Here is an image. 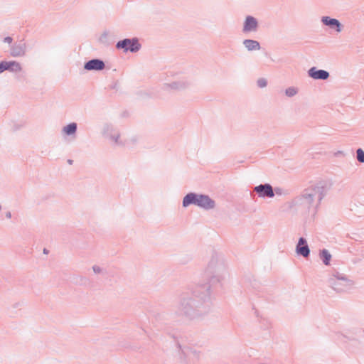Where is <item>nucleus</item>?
Listing matches in <instances>:
<instances>
[{"label":"nucleus","instance_id":"ddd939ff","mask_svg":"<svg viewBox=\"0 0 364 364\" xmlns=\"http://www.w3.org/2000/svg\"><path fill=\"white\" fill-rule=\"evenodd\" d=\"M321 257L324 264L326 265H328L331 258V255L328 253V252L326 250H323L321 252Z\"/></svg>","mask_w":364,"mask_h":364},{"label":"nucleus","instance_id":"f257e3e1","mask_svg":"<svg viewBox=\"0 0 364 364\" xmlns=\"http://www.w3.org/2000/svg\"><path fill=\"white\" fill-rule=\"evenodd\" d=\"M117 47L118 48H123L125 51L135 52L139 49L140 45L136 39H124L118 42Z\"/></svg>","mask_w":364,"mask_h":364},{"label":"nucleus","instance_id":"dca6fc26","mask_svg":"<svg viewBox=\"0 0 364 364\" xmlns=\"http://www.w3.org/2000/svg\"><path fill=\"white\" fill-rule=\"evenodd\" d=\"M8 64L7 61H2L0 63V73L4 72V70H7Z\"/></svg>","mask_w":364,"mask_h":364},{"label":"nucleus","instance_id":"39448f33","mask_svg":"<svg viewBox=\"0 0 364 364\" xmlns=\"http://www.w3.org/2000/svg\"><path fill=\"white\" fill-rule=\"evenodd\" d=\"M296 252L304 257H307L309 254V249L306 244V241L301 237L296 246Z\"/></svg>","mask_w":364,"mask_h":364},{"label":"nucleus","instance_id":"423d86ee","mask_svg":"<svg viewBox=\"0 0 364 364\" xmlns=\"http://www.w3.org/2000/svg\"><path fill=\"white\" fill-rule=\"evenodd\" d=\"M309 75L314 79L325 80L327 79L329 75L328 72L323 70H317L315 68H311L309 71Z\"/></svg>","mask_w":364,"mask_h":364},{"label":"nucleus","instance_id":"f03ea898","mask_svg":"<svg viewBox=\"0 0 364 364\" xmlns=\"http://www.w3.org/2000/svg\"><path fill=\"white\" fill-rule=\"evenodd\" d=\"M196 205L209 209L214 207V202L207 196L198 195Z\"/></svg>","mask_w":364,"mask_h":364},{"label":"nucleus","instance_id":"2eb2a0df","mask_svg":"<svg viewBox=\"0 0 364 364\" xmlns=\"http://www.w3.org/2000/svg\"><path fill=\"white\" fill-rule=\"evenodd\" d=\"M304 200L305 201L306 203L307 204H311L314 200V197H313V194H307L306 193L304 196Z\"/></svg>","mask_w":364,"mask_h":364},{"label":"nucleus","instance_id":"4468645a","mask_svg":"<svg viewBox=\"0 0 364 364\" xmlns=\"http://www.w3.org/2000/svg\"><path fill=\"white\" fill-rule=\"evenodd\" d=\"M357 159L360 162H364V151L361 149L357 150Z\"/></svg>","mask_w":364,"mask_h":364},{"label":"nucleus","instance_id":"1a4fd4ad","mask_svg":"<svg viewBox=\"0 0 364 364\" xmlns=\"http://www.w3.org/2000/svg\"><path fill=\"white\" fill-rule=\"evenodd\" d=\"M244 45L249 50H259L260 48L259 43L253 40H245Z\"/></svg>","mask_w":364,"mask_h":364},{"label":"nucleus","instance_id":"9d476101","mask_svg":"<svg viewBox=\"0 0 364 364\" xmlns=\"http://www.w3.org/2000/svg\"><path fill=\"white\" fill-rule=\"evenodd\" d=\"M8 69L12 72H20L21 70V65L16 61H9L7 62Z\"/></svg>","mask_w":364,"mask_h":364},{"label":"nucleus","instance_id":"a211bd4d","mask_svg":"<svg viewBox=\"0 0 364 364\" xmlns=\"http://www.w3.org/2000/svg\"><path fill=\"white\" fill-rule=\"evenodd\" d=\"M296 91L294 88H289L286 90V94L288 96H293L296 94Z\"/></svg>","mask_w":364,"mask_h":364},{"label":"nucleus","instance_id":"9b49d317","mask_svg":"<svg viewBox=\"0 0 364 364\" xmlns=\"http://www.w3.org/2000/svg\"><path fill=\"white\" fill-rule=\"evenodd\" d=\"M323 21L325 24L329 25L331 26H336L338 27L337 31H340V23L339 22L334 18H329L328 17L323 18Z\"/></svg>","mask_w":364,"mask_h":364},{"label":"nucleus","instance_id":"7ed1b4c3","mask_svg":"<svg viewBox=\"0 0 364 364\" xmlns=\"http://www.w3.org/2000/svg\"><path fill=\"white\" fill-rule=\"evenodd\" d=\"M255 191L259 195V196L264 197H273L274 193L272 188L270 185H260L255 188Z\"/></svg>","mask_w":364,"mask_h":364},{"label":"nucleus","instance_id":"20e7f679","mask_svg":"<svg viewBox=\"0 0 364 364\" xmlns=\"http://www.w3.org/2000/svg\"><path fill=\"white\" fill-rule=\"evenodd\" d=\"M104 68L105 63H103V61L98 59L91 60L85 65V68L88 70H102Z\"/></svg>","mask_w":364,"mask_h":364},{"label":"nucleus","instance_id":"f8f14e48","mask_svg":"<svg viewBox=\"0 0 364 364\" xmlns=\"http://www.w3.org/2000/svg\"><path fill=\"white\" fill-rule=\"evenodd\" d=\"M77 125L75 123H71L63 128V131L67 134H72L75 132Z\"/></svg>","mask_w":364,"mask_h":364},{"label":"nucleus","instance_id":"6ab92c4d","mask_svg":"<svg viewBox=\"0 0 364 364\" xmlns=\"http://www.w3.org/2000/svg\"><path fill=\"white\" fill-rule=\"evenodd\" d=\"M4 42L11 43L12 42V38L11 37H6L4 38Z\"/></svg>","mask_w":364,"mask_h":364},{"label":"nucleus","instance_id":"aec40b11","mask_svg":"<svg viewBox=\"0 0 364 364\" xmlns=\"http://www.w3.org/2000/svg\"><path fill=\"white\" fill-rule=\"evenodd\" d=\"M93 269H94V271H95V272H99L98 268H96L95 267H93Z\"/></svg>","mask_w":364,"mask_h":364},{"label":"nucleus","instance_id":"f3484780","mask_svg":"<svg viewBox=\"0 0 364 364\" xmlns=\"http://www.w3.org/2000/svg\"><path fill=\"white\" fill-rule=\"evenodd\" d=\"M257 84L260 87H264L267 85V80L264 78L258 80Z\"/></svg>","mask_w":364,"mask_h":364},{"label":"nucleus","instance_id":"6e6552de","mask_svg":"<svg viewBox=\"0 0 364 364\" xmlns=\"http://www.w3.org/2000/svg\"><path fill=\"white\" fill-rule=\"evenodd\" d=\"M198 198V195L195 193H189L186 195L183 200V206L186 207L189 205L190 204H196V200Z\"/></svg>","mask_w":364,"mask_h":364},{"label":"nucleus","instance_id":"0eeeda50","mask_svg":"<svg viewBox=\"0 0 364 364\" xmlns=\"http://www.w3.org/2000/svg\"><path fill=\"white\" fill-rule=\"evenodd\" d=\"M257 26V22L256 19L252 16H247L246 18L245 25H244V31H251L256 29Z\"/></svg>","mask_w":364,"mask_h":364}]
</instances>
